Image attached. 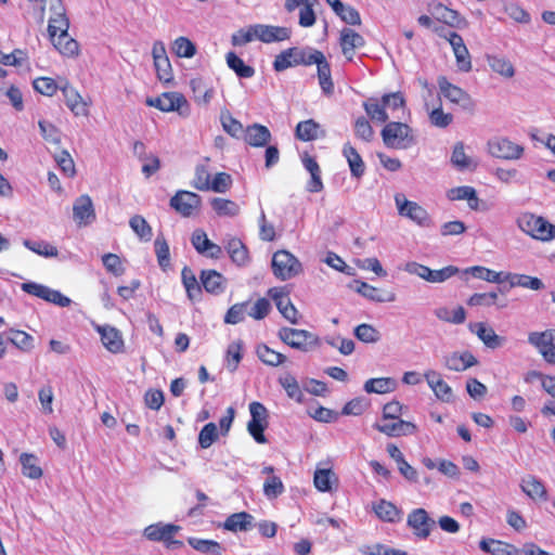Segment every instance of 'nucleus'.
<instances>
[{
	"label": "nucleus",
	"instance_id": "obj_1",
	"mask_svg": "<svg viewBox=\"0 0 555 555\" xmlns=\"http://www.w3.org/2000/svg\"><path fill=\"white\" fill-rule=\"evenodd\" d=\"M295 56H297L298 65L310 66L315 64L318 69L319 85L325 94H332L334 83L332 80L331 65L322 51L315 49H298L296 48Z\"/></svg>",
	"mask_w": 555,
	"mask_h": 555
},
{
	"label": "nucleus",
	"instance_id": "obj_2",
	"mask_svg": "<svg viewBox=\"0 0 555 555\" xmlns=\"http://www.w3.org/2000/svg\"><path fill=\"white\" fill-rule=\"evenodd\" d=\"M522 232L532 238L547 242L555 238V225L541 216L527 212L517 220Z\"/></svg>",
	"mask_w": 555,
	"mask_h": 555
},
{
	"label": "nucleus",
	"instance_id": "obj_3",
	"mask_svg": "<svg viewBox=\"0 0 555 555\" xmlns=\"http://www.w3.org/2000/svg\"><path fill=\"white\" fill-rule=\"evenodd\" d=\"M382 138L387 147L395 150H404L414 143L411 128L402 122H388L382 130Z\"/></svg>",
	"mask_w": 555,
	"mask_h": 555
},
{
	"label": "nucleus",
	"instance_id": "obj_4",
	"mask_svg": "<svg viewBox=\"0 0 555 555\" xmlns=\"http://www.w3.org/2000/svg\"><path fill=\"white\" fill-rule=\"evenodd\" d=\"M271 267L274 276L281 281L293 279L302 271L300 261L285 249L273 254Z\"/></svg>",
	"mask_w": 555,
	"mask_h": 555
},
{
	"label": "nucleus",
	"instance_id": "obj_5",
	"mask_svg": "<svg viewBox=\"0 0 555 555\" xmlns=\"http://www.w3.org/2000/svg\"><path fill=\"white\" fill-rule=\"evenodd\" d=\"M250 420L247 423V430L257 443H267L264 430L269 425V412L267 408L258 401L249 403Z\"/></svg>",
	"mask_w": 555,
	"mask_h": 555
},
{
	"label": "nucleus",
	"instance_id": "obj_6",
	"mask_svg": "<svg viewBox=\"0 0 555 555\" xmlns=\"http://www.w3.org/2000/svg\"><path fill=\"white\" fill-rule=\"evenodd\" d=\"M395 203L400 216L410 219L420 227H429L431 223L427 210L418 203L405 198L401 193L395 195Z\"/></svg>",
	"mask_w": 555,
	"mask_h": 555
},
{
	"label": "nucleus",
	"instance_id": "obj_7",
	"mask_svg": "<svg viewBox=\"0 0 555 555\" xmlns=\"http://www.w3.org/2000/svg\"><path fill=\"white\" fill-rule=\"evenodd\" d=\"M179 530L180 527L177 525L157 522L147 526L144 529L143 534L150 541H163L167 547L176 548L183 545L181 541L173 539Z\"/></svg>",
	"mask_w": 555,
	"mask_h": 555
},
{
	"label": "nucleus",
	"instance_id": "obj_8",
	"mask_svg": "<svg viewBox=\"0 0 555 555\" xmlns=\"http://www.w3.org/2000/svg\"><path fill=\"white\" fill-rule=\"evenodd\" d=\"M169 204L180 216L189 218L199 210L202 197L194 192L180 190L170 198Z\"/></svg>",
	"mask_w": 555,
	"mask_h": 555
},
{
	"label": "nucleus",
	"instance_id": "obj_9",
	"mask_svg": "<svg viewBox=\"0 0 555 555\" xmlns=\"http://www.w3.org/2000/svg\"><path fill=\"white\" fill-rule=\"evenodd\" d=\"M280 339L294 349L307 351L311 345L318 344V337L306 330L283 327L279 331Z\"/></svg>",
	"mask_w": 555,
	"mask_h": 555
},
{
	"label": "nucleus",
	"instance_id": "obj_10",
	"mask_svg": "<svg viewBox=\"0 0 555 555\" xmlns=\"http://www.w3.org/2000/svg\"><path fill=\"white\" fill-rule=\"evenodd\" d=\"M406 525L416 538L425 540L430 535L436 522L425 508L418 507L409 513Z\"/></svg>",
	"mask_w": 555,
	"mask_h": 555
},
{
	"label": "nucleus",
	"instance_id": "obj_11",
	"mask_svg": "<svg viewBox=\"0 0 555 555\" xmlns=\"http://www.w3.org/2000/svg\"><path fill=\"white\" fill-rule=\"evenodd\" d=\"M528 341L539 350L547 363L555 364V330L532 332L528 336Z\"/></svg>",
	"mask_w": 555,
	"mask_h": 555
},
{
	"label": "nucleus",
	"instance_id": "obj_12",
	"mask_svg": "<svg viewBox=\"0 0 555 555\" xmlns=\"http://www.w3.org/2000/svg\"><path fill=\"white\" fill-rule=\"evenodd\" d=\"M373 427L388 437L411 436L417 433V426L400 418H386L375 423Z\"/></svg>",
	"mask_w": 555,
	"mask_h": 555
},
{
	"label": "nucleus",
	"instance_id": "obj_13",
	"mask_svg": "<svg viewBox=\"0 0 555 555\" xmlns=\"http://www.w3.org/2000/svg\"><path fill=\"white\" fill-rule=\"evenodd\" d=\"M488 152L501 159H519L524 154V147L506 138H493L488 141Z\"/></svg>",
	"mask_w": 555,
	"mask_h": 555
},
{
	"label": "nucleus",
	"instance_id": "obj_14",
	"mask_svg": "<svg viewBox=\"0 0 555 555\" xmlns=\"http://www.w3.org/2000/svg\"><path fill=\"white\" fill-rule=\"evenodd\" d=\"M50 10L52 12L48 23L49 39L68 31L69 20L62 0H50Z\"/></svg>",
	"mask_w": 555,
	"mask_h": 555
},
{
	"label": "nucleus",
	"instance_id": "obj_15",
	"mask_svg": "<svg viewBox=\"0 0 555 555\" xmlns=\"http://www.w3.org/2000/svg\"><path fill=\"white\" fill-rule=\"evenodd\" d=\"M73 218L79 227H87L96 219L93 202L87 194L77 197L73 205Z\"/></svg>",
	"mask_w": 555,
	"mask_h": 555
},
{
	"label": "nucleus",
	"instance_id": "obj_16",
	"mask_svg": "<svg viewBox=\"0 0 555 555\" xmlns=\"http://www.w3.org/2000/svg\"><path fill=\"white\" fill-rule=\"evenodd\" d=\"M444 38L452 47L459 70L468 73L472 70V57L461 35L450 31Z\"/></svg>",
	"mask_w": 555,
	"mask_h": 555
},
{
	"label": "nucleus",
	"instance_id": "obj_17",
	"mask_svg": "<svg viewBox=\"0 0 555 555\" xmlns=\"http://www.w3.org/2000/svg\"><path fill=\"white\" fill-rule=\"evenodd\" d=\"M268 295L275 302L281 314L292 324L298 323V311L292 304L288 294L282 287L270 288Z\"/></svg>",
	"mask_w": 555,
	"mask_h": 555
},
{
	"label": "nucleus",
	"instance_id": "obj_18",
	"mask_svg": "<svg viewBox=\"0 0 555 555\" xmlns=\"http://www.w3.org/2000/svg\"><path fill=\"white\" fill-rule=\"evenodd\" d=\"M317 3L318 0H285L284 7L288 13L300 8L299 25L307 28L315 24L317 16L313 8Z\"/></svg>",
	"mask_w": 555,
	"mask_h": 555
},
{
	"label": "nucleus",
	"instance_id": "obj_19",
	"mask_svg": "<svg viewBox=\"0 0 555 555\" xmlns=\"http://www.w3.org/2000/svg\"><path fill=\"white\" fill-rule=\"evenodd\" d=\"M424 377L434 391L435 396L443 401L451 402L453 400V391L452 388L448 385V383L442 378L441 374L434 370H428L425 372Z\"/></svg>",
	"mask_w": 555,
	"mask_h": 555
},
{
	"label": "nucleus",
	"instance_id": "obj_20",
	"mask_svg": "<svg viewBox=\"0 0 555 555\" xmlns=\"http://www.w3.org/2000/svg\"><path fill=\"white\" fill-rule=\"evenodd\" d=\"M103 346L112 353H121L125 343L121 333L111 325H99L96 327Z\"/></svg>",
	"mask_w": 555,
	"mask_h": 555
},
{
	"label": "nucleus",
	"instance_id": "obj_21",
	"mask_svg": "<svg viewBox=\"0 0 555 555\" xmlns=\"http://www.w3.org/2000/svg\"><path fill=\"white\" fill-rule=\"evenodd\" d=\"M339 44L343 54L347 60L351 61L356 49L364 47L365 40L359 33L352 28L346 27L340 30Z\"/></svg>",
	"mask_w": 555,
	"mask_h": 555
},
{
	"label": "nucleus",
	"instance_id": "obj_22",
	"mask_svg": "<svg viewBox=\"0 0 555 555\" xmlns=\"http://www.w3.org/2000/svg\"><path fill=\"white\" fill-rule=\"evenodd\" d=\"M257 30V40L263 43L279 42L289 39L291 29L282 26L255 24Z\"/></svg>",
	"mask_w": 555,
	"mask_h": 555
},
{
	"label": "nucleus",
	"instance_id": "obj_23",
	"mask_svg": "<svg viewBox=\"0 0 555 555\" xmlns=\"http://www.w3.org/2000/svg\"><path fill=\"white\" fill-rule=\"evenodd\" d=\"M478 363L475 356L469 351L452 352L446 357L444 365L455 372L465 371Z\"/></svg>",
	"mask_w": 555,
	"mask_h": 555
},
{
	"label": "nucleus",
	"instance_id": "obj_24",
	"mask_svg": "<svg viewBox=\"0 0 555 555\" xmlns=\"http://www.w3.org/2000/svg\"><path fill=\"white\" fill-rule=\"evenodd\" d=\"M520 488L526 495L533 501H546L547 490L544 483L535 476H527L521 479Z\"/></svg>",
	"mask_w": 555,
	"mask_h": 555
},
{
	"label": "nucleus",
	"instance_id": "obj_25",
	"mask_svg": "<svg viewBox=\"0 0 555 555\" xmlns=\"http://www.w3.org/2000/svg\"><path fill=\"white\" fill-rule=\"evenodd\" d=\"M201 282L204 289L214 295L223 293L225 280L221 273L216 270H203L201 272Z\"/></svg>",
	"mask_w": 555,
	"mask_h": 555
},
{
	"label": "nucleus",
	"instance_id": "obj_26",
	"mask_svg": "<svg viewBox=\"0 0 555 555\" xmlns=\"http://www.w3.org/2000/svg\"><path fill=\"white\" fill-rule=\"evenodd\" d=\"M324 135L321 126L313 119H307L297 124L295 129V137L299 141L308 142L314 141Z\"/></svg>",
	"mask_w": 555,
	"mask_h": 555
},
{
	"label": "nucleus",
	"instance_id": "obj_27",
	"mask_svg": "<svg viewBox=\"0 0 555 555\" xmlns=\"http://www.w3.org/2000/svg\"><path fill=\"white\" fill-rule=\"evenodd\" d=\"M245 141L255 147H260L267 145V143L271 139V133L266 126L254 124L253 126H248L244 131Z\"/></svg>",
	"mask_w": 555,
	"mask_h": 555
},
{
	"label": "nucleus",
	"instance_id": "obj_28",
	"mask_svg": "<svg viewBox=\"0 0 555 555\" xmlns=\"http://www.w3.org/2000/svg\"><path fill=\"white\" fill-rule=\"evenodd\" d=\"M50 41L64 56L74 57L79 54V43L68 34V31L53 37Z\"/></svg>",
	"mask_w": 555,
	"mask_h": 555
},
{
	"label": "nucleus",
	"instance_id": "obj_29",
	"mask_svg": "<svg viewBox=\"0 0 555 555\" xmlns=\"http://www.w3.org/2000/svg\"><path fill=\"white\" fill-rule=\"evenodd\" d=\"M469 328L489 348H498L502 345L503 338L495 334L494 330L482 322L470 324Z\"/></svg>",
	"mask_w": 555,
	"mask_h": 555
},
{
	"label": "nucleus",
	"instance_id": "obj_30",
	"mask_svg": "<svg viewBox=\"0 0 555 555\" xmlns=\"http://www.w3.org/2000/svg\"><path fill=\"white\" fill-rule=\"evenodd\" d=\"M374 512L380 520L386 522H399L403 515L400 508L386 500H380L376 503L374 505Z\"/></svg>",
	"mask_w": 555,
	"mask_h": 555
},
{
	"label": "nucleus",
	"instance_id": "obj_31",
	"mask_svg": "<svg viewBox=\"0 0 555 555\" xmlns=\"http://www.w3.org/2000/svg\"><path fill=\"white\" fill-rule=\"evenodd\" d=\"M181 280L189 299L192 301L199 300L203 294L202 286L197 282L196 275L191 268L185 266L182 269Z\"/></svg>",
	"mask_w": 555,
	"mask_h": 555
},
{
	"label": "nucleus",
	"instance_id": "obj_32",
	"mask_svg": "<svg viewBox=\"0 0 555 555\" xmlns=\"http://www.w3.org/2000/svg\"><path fill=\"white\" fill-rule=\"evenodd\" d=\"M253 519L247 512L234 513L227 517L223 528L232 532L247 531L251 528Z\"/></svg>",
	"mask_w": 555,
	"mask_h": 555
},
{
	"label": "nucleus",
	"instance_id": "obj_33",
	"mask_svg": "<svg viewBox=\"0 0 555 555\" xmlns=\"http://www.w3.org/2000/svg\"><path fill=\"white\" fill-rule=\"evenodd\" d=\"M358 292L365 298L376 302H392L396 300V294L391 291H385L372 286L365 282L361 283Z\"/></svg>",
	"mask_w": 555,
	"mask_h": 555
},
{
	"label": "nucleus",
	"instance_id": "obj_34",
	"mask_svg": "<svg viewBox=\"0 0 555 555\" xmlns=\"http://www.w3.org/2000/svg\"><path fill=\"white\" fill-rule=\"evenodd\" d=\"M343 154L348 162L351 175L356 178L362 177L365 172V165L358 151L350 143H346Z\"/></svg>",
	"mask_w": 555,
	"mask_h": 555
},
{
	"label": "nucleus",
	"instance_id": "obj_35",
	"mask_svg": "<svg viewBox=\"0 0 555 555\" xmlns=\"http://www.w3.org/2000/svg\"><path fill=\"white\" fill-rule=\"evenodd\" d=\"M210 206L218 217H235L241 211L236 202L223 197H214Z\"/></svg>",
	"mask_w": 555,
	"mask_h": 555
},
{
	"label": "nucleus",
	"instance_id": "obj_36",
	"mask_svg": "<svg viewBox=\"0 0 555 555\" xmlns=\"http://www.w3.org/2000/svg\"><path fill=\"white\" fill-rule=\"evenodd\" d=\"M504 279L512 287L521 286L533 291H539L544 287L543 282L539 278L526 274L505 273Z\"/></svg>",
	"mask_w": 555,
	"mask_h": 555
},
{
	"label": "nucleus",
	"instance_id": "obj_37",
	"mask_svg": "<svg viewBox=\"0 0 555 555\" xmlns=\"http://www.w3.org/2000/svg\"><path fill=\"white\" fill-rule=\"evenodd\" d=\"M225 248L230 258L236 264L244 266L248 262V249L240 238L232 237L231 240H229Z\"/></svg>",
	"mask_w": 555,
	"mask_h": 555
},
{
	"label": "nucleus",
	"instance_id": "obj_38",
	"mask_svg": "<svg viewBox=\"0 0 555 555\" xmlns=\"http://www.w3.org/2000/svg\"><path fill=\"white\" fill-rule=\"evenodd\" d=\"M22 465V474L30 479H39L42 477V468L38 465V457L33 453H22L20 455Z\"/></svg>",
	"mask_w": 555,
	"mask_h": 555
},
{
	"label": "nucleus",
	"instance_id": "obj_39",
	"mask_svg": "<svg viewBox=\"0 0 555 555\" xmlns=\"http://www.w3.org/2000/svg\"><path fill=\"white\" fill-rule=\"evenodd\" d=\"M439 88L443 99L451 104H460L467 100V94L461 88L450 83L444 77L439 79Z\"/></svg>",
	"mask_w": 555,
	"mask_h": 555
},
{
	"label": "nucleus",
	"instance_id": "obj_40",
	"mask_svg": "<svg viewBox=\"0 0 555 555\" xmlns=\"http://www.w3.org/2000/svg\"><path fill=\"white\" fill-rule=\"evenodd\" d=\"M448 198L450 201H463L467 199L468 205L472 209L478 208V197L476 190L473 186L463 185L453 188L448 191Z\"/></svg>",
	"mask_w": 555,
	"mask_h": 555
},
{
	"label": "nucleus",
	"instance_id": "obj_41",
	"mask_svg": "<svg viewBox=\"0 0 555 555\" xmlns=\"http://www.w3.org/2000/svg\"><path fill=\"white\" fill-rule=\"evenodd\" d=\"M396 388V380L390 377L370 378L364 383V390L367 393H388Z\"/></svg>",
	"mask_w": 555,
	"mask_h": 555
},
{
	"label": "nucleus",
	"instance_id": "obj_42",
	"mask_svg": "<svg viewBox=\"0 0 555 555\" xmlns=\"http://www.w3.org/2000/svg\"><path fill=\"white\" fill-rule=\"evenodd\" d=\"M193 100L197 103L206 104L212 100L214 90L202 78H194L190 82Z\"/></svg>",
	"mask_w": 555,
	"mask_h": 555
},
{
	"label": "nucleus",
	"instance_id": "obj_43",
	"mask_svg": "<svg viewBox=\"0 0 555 555\" xmlns=\"http://www.w3.org/2000/svg\"><path fill=\"white\" fill-rule=\"evenodd\" d=\"M188 543L197 552L203 554L221 555L223 552L222 545L215 540H206L198 538H189Z\"/></svg>",
	"mask_w": 555,
	"mask_h": 555
},
{
	"label": "nucleus",
	"instance_id": "obj_44",
	"mask_svg": "<svg viewBox=\"0 0 555 555\" xmlns=\"http://www.w3.org/2000/svg\"><path fill=\"white\" fill-rule=\"evenodd\" d=\"M257 356L264 364L271 366H279L286 361L284 354L271 349L264 344L257 347Z\"/></svg>",
	"mask_w": 555,
	"mask_h": 555
},
{
	"label": "nucleus",
	"instance_id": "obj_45",
	"mask_svg": "<svg viewBox=\"0 0 555 555\" xmlns=\"http://www.w3.org/2000/svg\"><path fill=\"white\" fill-rule=\"evenodd\" d=\"M129 225L132 231L139 236L141 241L150 242L153 236L152 227L147 223L145 218L140 215H134L129 220Z\"/></svg>",
	"mask_w": 555,
	"mask_h": 555
},
{
	"label": "nucleus",
	"instance_id": "obj_46",
	"mask_svg": "<svg viewBox=\"0 0 555 555\" xmlns=\"http://www.w3.org/2000/svg\"><path fill=\"white\" fill-rule=\"evenodd\" d=\"M436 12L439 15L438 20L451 27H461L462 24H465L464 17L457 11L449 9L441 3L436 5Z\"/></svg>",
	"mask_w": 555,
	"mask_h": 555
},
{
	"label": "nucleus",
	"instance_id": "obj_47",
	"mask_svg": "<svg viewBox=\"0 0 555 555\" xmlns=\"http://www.w3.org/2000/svg\"><path fill=\"white\" fill-rule=\"evenodd\" d=\"M8 340L22 351H30L34 348V337L21 330H10Z\"/></svg>",
	"mask_w": 555,
	"mask_h": 555
},
{
	"label": "nucleus",
	"instance_id": "obj_48",
	"mask_svg": "<svg viewBox=\"0 0 555 555\" xmlns=\"http://www.w3.org/2000/svg\"><path fill=\"white\" fill-rule=\"evenodd\" d=\"M337 481L332 469H317L313 477L315 488L321 492L332 491L333 483Z\"/></svg>",
	"mask_w": 555,
	"mask_h": 555
},
{
	"label": "nucleus",
	"instance_id": "obj_49",
	"mask_svg": "<svg viewBox=\"0 0 555 555\" xmlns=\"http://www.w3.org/2000/svg\"><path fill=\"white\" fill-rule=\"evenodd\" d=\"M228 66L242 78H250L255 74V69L246 65L244 61L234 52H229L225 56Z\"/></svg>",
	"mask_w": 555,
	"mask_h": 555
},
{
	"label": "nucleus",
	"instance_id": "obj_50",
	"mask_svg": "<svg viewBox=\"0 0 555 555\" xmlns=\"http://www.w3.org/2000/svg\"><path fill=\"white\" fill-rule=\"evenodd\" d=\"M154 248L159 267L164 270L167 269L170 266V249L163 234L155 238Z\"/></svg>",
	"mask_w": 555,
	"mask_h": 555
},
{
	"label": "nucleus",
	"instance_id": "obj_51",
	"mask_svg": "<svg viewBox=\"0 0 555 555\" xmlns=\"http://www.w3.org/2000/svg\"><path fill=\"white\" fill-rule=\"evenodd\" d=\"M219 438V431L217 425L212 422L207 423L201 429L198 434V444L202 449H208L211 447Z\"/></svg>",
	"mask_w": 555,
	"mask_h": 555
},
{
	"label": "nucleus",
	"instance_id": "obj_52",
	"mask_svg": "<svg viewBox=\"0 0 555 555\" xmlns=\"http://www.w3.org/2000/svg\"><path fill=\"white\" fill-rule=\"evenodd\" d=\"M172 51L179 57L190 59L196 54V47L189 38L181 36L173 41Z\"/></svg>",
	"mask_w": 555,
	"mask_h": 555
},
{
	"label": "nucleus",
	"instance_id": "obj_53",
	"mask_svg": "<svg viewBox=\"0 0 555 555\" xmlns=\"http://www.w3.org/2000/svg\"><path fill=\"white\" fill-rule=\"evenodd\" d=\"M220 118L222 128L227 133L236 139L243 135V125L233 118V116L228 111L222 112Z\"/></svg>",
	"mask_w": 555,
	"mask_h": 555
},
{
	"label": "nucleus",
	"instance_id": "obj_54",
	"mask_svg": "<svg viewBox=\"0 0 555 555\" xmlns=\"http://www.w3.org/2000/svg\"><path fill=\"white\" fill-rule=\"evenodd\" d=\"M488 64L493 72L503 77L511 78L515 74L513 64L504 57L489 56Z\"/></svg>",
	"mask_w": 555,
	"mask_h": 555
},
{
	"label": "nucleus",
	"instance_id": "obj_55",
	"mask_svg": "<svg viewBox=\"0 0 555 555\" xmlns=\"http://www.w3.org/2000/svg\"><path fill=\"white\" fill-rule=\"evenodd\" d=\"M256 34V25H249L247 27L240 28L232 35L231 42L235 47L245 46L254 40H257Z\"/></svg>",
	"mask_w": 555,
	"mask_h": 555
},
{
	"label": "nucleus",
	"instance_id": "obj_56",
	"mask_svg": "<svg viewBox=\"0 0 555 555\" xmlns=\"http://www.w3.org/2000/svg\"><path fill=\"white\" fill-rule=\"evenodd\" d=\"M243 344L241 340L233 341L228 346L227 349V365L230 371H235L242 360L243 357Z\"/></svg>",
	"mask_w": 555,
	"mask_h": 555
},
{
	"label": "nucleus",
	"instance_id": "obj_57",
	"mask_svg": "<svg viewBox=\"0 0 555 555\" xmlns=\"http://www.w3.org/2000/svg\"><path fill=\"white\" fill-rule=\"evenodd\" d=\"M451 163L459 168L460 170L469 169L473 166V160L465 154L464 144L462 142H457L454 145Z\"/></svg>",
	"mask_w": 555,
	"mask_h": 555
},
{
	"label": "nucleus",
	"instance_id": "obj_58",
	"mask_svg": "<svg viewBox=\"0 0 555 555\" xmlns=\"http://www.w3.org/2000/svg\"><path fill=\"white\" fill-rule=\"evenodd\" d=\"M33 86L37 92L47 96H52L55 94L57 89L61 87L51 77H38L34 80Z\"/></svg>",
	"mask_w": 555,
	"mask_h": 555
},
{
	"label": "nucleus",
	"instance_id": "obj_59",
	"mask_svg": "<svg viewBox=\"0 0 555 555\" xmlns=\"http://www.w3.org/2000/svg\"><path fill=\"white\" fill-rule=\"evenodd\" d=\"M470 270H472L474 276H476L480 280L491 282V283L505 282V279H504L505 273L504 272H496V271H493L491 269H488V268H485L481 266H475V267L470 268Z\"/></svg>",
	"mask_w": 555,
	"mask_h": 555
},
{
	"label": "nucleus",
	"instance_id": "obj_60",
	"mask_svg": "<svg viewBox=\"0 0 555 555\" xmlns=\"http://www.w3.org/2000/svg\"><path fill=\"white\" fill-rule=\"evenodd\" d=\"M211 176L205 165H197L195 168L192 186L198 191H209Z\"/></svg>",
	"mask_w": 555,
	"mask_h": 555
},
{
	"label": "nucleus",
	"instance_id": "obj_61",
	"mask_svg": "<svg viewBox=\"0 0 555 555\" xmlns=\"http://www.w3.org/2000/svg\"><path fill=\"white\" fill-rule=\"evenodd\" d=\"M247 306L248 302H241L231 306L224 315V322L227 324H237L243 322L247 314Z\"/></svg>",
	"mask_w": 555,
	"mask_h": 555
},
{
	"label": "nucleus",
	"instance_id": "obj_62",
	"mask_svg": "<svg viewBox=\"0 0 555 555\" xmlns=\"http://www.w3.org/2000/svg\"><path fill=\"white\" fill-rule=\"evenodd\" d=\"M354 336L363 343H376L379 339L378 331L371 324L362 323L354 328Z\"/></svg>",
	"mask_w": 555,
	"mask_h": 555
},
{
	"label": "nucleus",
	"instance_id": "obj_63",
	"mask_svg": "<svg viewBox=\"0 0 555 555\" xmlns=\"http://www.w3.org/2000/svg\"><path fill=\"white\" fill-rule=\"evenodd\" d=\"M232 183L231 175L227 172H218L215 175L214 179L210 180L209 191L225 193L231 189Z\"/></svg>",
	"mask_w": 555,
	"mask_h": 555
},
{
	"label": "nucleus",
	"instance_id": "obj_64",
	"mask_svg": "<svg viewBox=\"0 0 555 555\" xmlns=\"http://www.w3.org/2000/svg\"><path fill=\"white\" fill-rule=\"evenodd\" d=\"M102 262L105 269L115 276H120L125 272L121 259L116 254L108 253L103 255Z\"/></svg>",
	"mask_w": 555,
	"mask_h": 555
}]
</instances>
